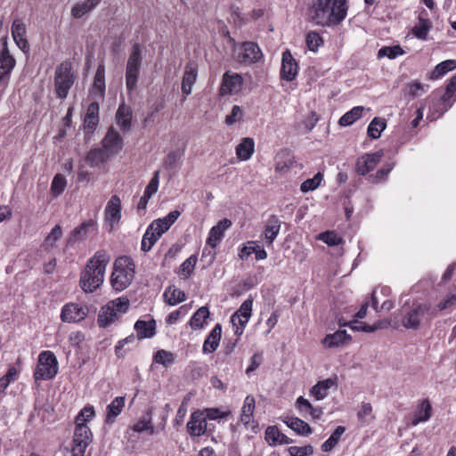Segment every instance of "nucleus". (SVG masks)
<instances>
[{
	"instance_id": "1",
	"label": "nucleus",
	"mask_w": 456,
	"mask_h": 456,
	"mask_svg": "<svg viewBox=\"0 0 456 456\" xmlns=\"http://www.w3.org/2000/svg\"><path fill=\"white\" fill-rule=\"evenodd\" d=\"M348 8V0H313L307 15L315 25L333 27L346 19Z\"/></svg>"
},
{
	"instance_id": "2",
	"label": "nucleus",
	"mask_w": 456,
	"mask_h": 456,
	"mask_svg": "<svg viewBox=\"0 0 456 456\" xmlns=\"http://www.w3.org/2000/svg\"><path fill=\"white\" fill-rule=\"evenodd\" d=\"M110 256L106 250H98L87 261L80 274V287L86 293L95 291L104 281Z\"/></svg>"
},
{
	"instance_id": "3",
	"label": "nucleus",
	"mask_w": 456,
	"mask_h": 456,
	"mask_svg": "<svg viewBox=\"0 0 456 456\" xmlns=\"http://www.w3.org/2000/svg\"><path fill=\"white\" fill-rule=\"evenodd\" d=\"M134 276V265L127 256L118 257L114 263V270L110 277L111 286L115 290L121 291L127 288Z\"/></svg>"
},
{
	"instance_id": "4",
	"label": "nucleus",
	"mask_w": 456,
	"mask_h": 456,
	"mask_svg": "<svg viewBox=\"0 0 456 456\" xmlns=\"http://www.w3.org/2000/svg\"><path fill=\"white\" fill-rule=\"evenodd\" d=\"M129 308V300L126 297H121L110 301L103 305L99 314L97 322L100 327L106 328L119 316L127 312Z\"/></svg>"
},
{
	"instance_id": "5",
	"label": "nucleus",
	"mask_w": 456,
	"mask_h": 456,
	"mask_svg": "<svg viewBox=\"0 0 456 456\" xmlns=\"http://www.w3.org/2000/svg\"><path fill=\"white\" fill-rule=\"evenodd\" d=\"M142 65V48L139 44H134L129 54L126 68V86L129 92L134 91Z\"/></svg>"
},
{
	"instance_id": "6",
	"label": "nucleus",
	"mask_w": 456,
	"mask_h": 456,
	"mask_svg": "<svg viewBox=\"0 0 456 456\" xmlns=\"http://www.w3.org/2000/svg\"><path fill=\"white\" fill-rule=\"evenodd\" d=\"M58 372V362L54 354L51 351H44L38 356L34 377L36 379L48 380L55 377Z\"/></svg>"
},
{
	"instance_id": "7",
	"label": "nucleus",
	"mask_w": 456,
	"mask_h": 456,
	"mask_svg": "<svg viewBox=\"0 0 456 456\" xmlns=\"http://www.w3.org/2000/svg\"><path fill=\"white\" fill-rule=\"evenodd\" d=\"M73 83L70 65L68 62L61 63L55 71L54 85L57 96L61 99L66 98Z\"/></svg>"
},
{
	"instance_id": "8",
	"label": "nucleus",
	"mask_w": 456,
	"mask_h": 456,
	"mask_svg": "<svg viewBox=\"0 0 456 456\" xmlns=\"http://www.w3.org/2000/svg\"><path fill=\"white\" fill-rule=\"evenodd\" d=\"M435 315L430 305L419 304L405 314L403 319V326L406 329L418 330L421 320L426 318L430 321Z\"/></svg>"
},
{
	"instance_id": "9",
	"label": "nucleus",
	"mask_w": 456,
	"mask_h": 456,
	"mask_svg": "<svg viewBox=\"0 0 456 456\" xmlns=\"http://www.w3.org/2000/svg\"><path fill=\"white\" fill-rule=\"evenodd\" d=\"M92 442V433L90 428L84 423H76L73 436V446L71 452L73 456H84L86 450Z\"/></svg>"
},
{
	"instance_id": "10",
	"label": "nucleus",
	"mask_w": 456,
	"mask_h": 456,
	"mask_svg": "<svg viewBox=\"0 0 456 456\" xmlns=\"http://www.w3.org/2000/svg\"><path fill=\"white\" fill-rule=\"evenodd\" d=\"M181 213L178 210L171 211L163 218L154 220L147 228L157 239H159L171 225L177 220Z\"/></svg>"
},
{
	"instance_id": "11",
	"label": "nucleus",
	"mask_w": 456,
	"mask_h": 456,
	"mask_svg": "<svg viewBox=\"0 0 456 456\" xmlns=\"http://www.w3.org/2000/svg\"><path fill=\"white\" fill-rule=\"evenodd\" d=\"M96 230V222L93 219H88L83 222L80 225L77 226L69 234L67 240V244L73 246L77 242L86 240L91 233Z\"/></svg>"
},
{
	"instance_id": "12",
	"label": "nucleus",
	"mask_w": 456,
	"mask_h": 456,
	"mask_svg": "<svg viewBox=\"0 0 456 456\" xmlns=\"http://www.w3.org/2000/svg\"><path fill=\"white\" fill-rule=\"evenodd\" d=\"M87 314L86 306L78 304H67L62 308L61 318L66 322H77L84 320Z\"/></svg>"
},
{
	"instance_id": "13",
	"label": "nucleus",
	"mask_w": 456,
	"mask_h": 456,
	"mask_svg": "<svg viewBox=\"0 0 456 456\" xmlns=\"http://www.w3.org/2000/svg\"><path fill=\"white\" fill-rule=\"evenodd\" d=\"M103 149L111 155H117L123 148V139L119 133L110 126L102 140Z\"/></svg>"
},
{
	"instance_id": "14",
	"label": "nucleus",
	"mask_w": 456,
	"mask_h": 456,
	"mask_svg": "<svg viewBox=\"0 0 456 456\" xmlns=\"http://www.w3.org/2000/svg\"><path fill=\"white\" fill-rule=\"evenodd\" d=\"M262 58L259 46L254 42H245L240 47L238 60L241 63L249 64L258 61Z\"/></svg>"
},
{
	"instance_id": "15",
	"label": "nucleus",
	"mask_w": 456,
	"mask_h": 456,
	"mask_svg": "<svg viewBox=\"0 0 456 456\" xmlns=\"http://www.w3.org/2000/svg\"><path fill=\"white\" fill-rule=\"evenodd\" d=\"M27 27L20 19H15L12 25V36L17 46L23 52L29 51V45L26 38Z\"/></svg>"
},
{
	"instance_id": "16",
	"label": "nucleus",
	"mask_w": 456,
	"mask_h": 456,
	"mask_svg": "<svg viewBox=\"0 0 456 456\" xmlns=\"http://www.w3.org/2000/svg\"><path fill=\"white\" fill-rule=\"evenodd\" d=\"M298 66L289 51L282 53L281 77L287 81H292L297 75Z\"/></svg>"
},
{
	"instance_id": "17",
	"label": "nucleus",
	"mask_w": 456,
	"mask_h": 456,
	"mask_svg": "<svg viewBox=\"0 0 456 456\" xmlns=\"http://www.w3.org/2000/svg\"><path fill=\"white\" fill-rule=\"evenodd\" d=\"M379 152L367 153L360 157L356 161V172L364 175L373 170L381 159Z\"/></svg>"
},
{
	"instance_id": "18",
	"label": "nucleus",
	"mask_w": 456,
	"mask_h": 456,
	"mask_svg": "<svg viewBox=\"0 0 456 456\" xmlns=\"http://www.w3.org/2000/svg\"><path fill=\"white\" fill-rule=\"evenodd\" d=\"M243 84V78L240 75L234 73L230 75L226 72L223 77V82L220 88L221 94H232L240 91Z\"/></svg>"
},
{
	"instance_id": "19",
	"label": "nucleus",
	"mask_w": 456,
	"mask_h": 456,
	"mask_svg": "<svg viewBox=\"0 0 456 456\" xmlns=\"http://www.w3.org/2000/svg\"><path fill=\"white\" fill-rule=\"evenodd\" d=\"M207 422L204 413L196 411L191 413L190 420L187 423V431L191 436H200L206 432Z\"/></svg>"
},
{
	"instance_id": "20",
	"label": "nucleus",
	"mask_w": 456,
	"mask_h": 456,
	"mask_svg": "<svg viewBox=\"0 0 456 456\" xmlns=\"http://www.w3.org/2000/svg\"><path fill=\"white\" fill-rule=\"evenodd\" d=\"M106 221L113 226L118 224L121 218V201L118 195H113L105 208Z\"/></svg>"
},
{
	"instance_id": "21",
	"label": "nucleus",
	"mask_w": 456,
	"mask_h": 456,
	"mask_svg": "<svg viewBox=\"0 0 456 456\" xmlns=\"http://www.w3.org/2000/svg\"><path fill=\"white\" fill-rule=\"evenodd\" d=\"M198 75V66L195 62L190 61L185 66L184 74L182 80V92L185 95L191 93L192 86L195 84Z\"/></svg>"
},
{
	"instance_id": "22",
	"label": "nucleus",
	"mask_w": 456,
	"mask_h": 456,
	"mask_svg": "<svg viewBox=\"0 0 456 456\" xmlns=\"http://www.w3.org/2000/svg\"><path fill=\"white\" fill-rule=\"evenodd\" d=\"M281 222L275 215H272L266 221L263 232L264 239L268 246L272 245L281 230Z\"/></svg>"
},
{
	"instance_id": "23",
	"label": "nucleus",
	"mask_w": 456,
	"mask_h": 456,
	"mask_svg": "<svg viewBox=\"0 0 456 456\" xmlns=\"http://www.w3.org/2000/svg\"><path fill=\"white\" fill-rule=\"evenodd\" d=\"M232 225L229 219L224 218L220 221L216 225L213 226L209 232L207 239V244L211 248H216L218 242L224 237V232Z\"/></svg>"
},
{
	"instance_id": "24",
	"label": "nucleus",
	"mask_w": 456,
	"mask_h": 456,
	"mask_svg": "<svg viewBox=\"0 0 456 456\" xmlns=\"http://www.w3.org/2000/svg\"><path fill=\"white\" fill-rule=\"evenodd\" d=\"M99 104L96 102H93L87 108L85 118H84V128L88 133H93L99 123Z\"/></svg>"
},
{
	"instance_id": "25",
	"label": "nucleus",
	"mask_w": 456,
	"mask_h": 456,
	"mask_svg": "<svg viewBox=\"0 0 456 456\" xmlns=\"http://www.w3.org/2000/svg\"><path fill=\"white\" fill-rule=\"evenodd\" d=\"M116 123L121 128L123 133L131 129L132 110L125 103H121L116 112Z\"/></svg>"
},
{
	"instance_id": "26",
	"label": "nucleus",
	"mask_w": 456,
	"mask_h": 456,
	"mask_svg": "<svg viewBox=\"0 0 456 456\" xmlns=\"http://www.w3.org/2000/svg\"><path fill=\"white\" fill-rule=\"evenodd\" d=\"M432 416V406L428 399H423L419 402L417 410L413 414L411 425L417 426L420 422L428 421Z\"/></svg>"
},
{
	"instance_id": "27",
	"label": "nucleus",
	"mask_w": 456,
	"mask_h": 456,
	"mask_svg": "<svg viewBox=\"0 0 456 456\" xmlns=\"http://www.w3.org/2000/svg\"><path fill=\"white\" fill-rule=\"evenodd\" d=\"M337 386V378H329L317 382L310 390L312 395L318 401L323 400L329 393L330 388Z\"/></svg>"
},
{
	"instance_id": "28",
	"label": "nucleus",
	"mask_w": 456,
	"mask_h": 456,
	"mask_svg": "<svg viewBox=\"0 0 456 456\" xmlns=\"http://www.w3.org/2000/svg\"><path fill=\"white\" fill-rule=\"evenodd\" d=\"M252 305L253 300L251 298L246 299L241 304L239 310L234 314H232L231 318L233 325H236V322H238L242 327L248 323L249 317L251 316Z\"/></svg>"
},
{
	"instance_id": "29",
	"label": "nucleus",
	"mask_w": 456,
	"mask_h": 456,
	"mask_svg": "<svg viewBox=\"0 0 456 456\" xmlns=\"http://www.w3.org/2000/svg\"><path fill=\"white\" fill-rule=\"evenodd\" d=\"M221 335L222 326L217 323L204 341L202 348L204 354H211L217 349L220 343Z\"/></svg>"
},
{
	"instance_id": "30",
	"label": "nucleus",
	"mask_w": 456,
	"mask_h": 456,
	"mask_svg": "<svg viewBox=\"0 0 456 456\" xmlns=\"http://www.w3.org/2000/svg\"><path fill=\"white\" fill-rule=\"evenodd\" d=\"M126 397L118 396L116 397L106 409L105 422L107 424H112L116 420L117 417L121 413L125 407Z\"/></svg>"
},
{
	"instance_id": "31",
	"label": "nucleus",
	"mask_w": 456,
	"mask_h": 456,
	"mask_svg": "<svg viewBox=\"0 0 456 456\" xmlns=\"http://www.w3.org/2000/svg\"><path fill=\"white\" fill-rule=\"evenodd\" d=\"M105 88V67L101 64L97 67L90 94L92 96L102 97Z\"/></svg>"
},
{
	"instance_id": "32",
	"label": "nucleus",
	"mask_w": 456,
	"mask_h": 456,
	"mask_svg": "<svg viewBox=\"0 0 456 456\" xmlns=\"http://www.w3.org/2000/svg\"><path fill=\"white\" fill-rule=\"evenodd\" d=\"M351 339V336L345 330H339L333 334H328L322 340L325 347L332 348L344 345Z\"/></svg>"
},
{
	"instance_id": "33",
	"label": "nucleus",
	"mask_w": 456,
	"mask_h": 456,
	"mask_svg": "<svg viewBox=\"0 0 456 456\" xmlns=\"http://www.w3.org/2000/svg\"><path fill=\"white\" fill-rule=\"evenodd\" d=\"M256 255V260H264L267 257L266 251L256 245L255 241H248L241 249L239 256L243 260L247 259L251 254Z\"/></svg>"
},
{
	"instance_id": "34",
	"label": "nucleus",
	"mask_w": 456,
	"mask_h": 456,
	"mask_svg": "<svg viewBox=\"0 0 456 456\" xmlns=\"http://www.w3.org/2000/svg\"><path fill=\"white\" fill-rule=\"evenodd\" d=\"M265 440L272 446L278 444H288L291 443V440L282 434L275 426H271L266 428Z\"/></svg>"
},
{
	"instance_id": "35",
	"label": "nucleus",
	"mask_w": 456,
	"mask_h": 456,
	"mask_svg": "<svg viewBox=\"0 0 456 456\" xmlns=\"http://www.w3.org/2000/svg\"><path fill=\"white\" fill-rule=\"evenodd\" d=\"M100 2L101 0H85L82 3H77L71 8L70 14L75 19H80L94 10Z\"/></svg>"
},
{
	"instance_id": "36",
	"label": "nucleus",
	"mask_w": 456,
	"mask_h": 456,
	"mask_svg": "<svg viewBox=\"0 0 456 456\" xmlns=\"http://www.w3.org/2000/svg\"><path fill=\"white\" fill-rule=\"evenodd\" d=\"M134 329L139 339L152 338L155 335L156 322L154 320L149 322L139 320L135 322Z\"/></svg>"
},
{
	"instance_id": "37",
	"label": "nucleus",
	"mask_w": 456,
	"mask_h": 456,
	"mask_svg": "<svg viewBox=\"0 0 456 456\" xmlns=\"http://www.w3.org/2000/svg\"><path fill=\"white\" fill-rule=\"evenodd\" d=\"M163 297L169 305H175L186 299L185 293L174 285H170L166 289Z\"/></svg>"
},
{
	"instance_id": "38",
	"label": "nucleus",
	"mask_w": 456,
	"mask_h": 456,
	"mask_svg": "<svg viewBox=\"0 0 456 456\" xmlns=\"http://www.w3.org/2000/svg\"><path fill=\"white\" fill-rule=\"evenodd\" d=\"M283 422L298 435L306 436L312 433L311 427L299 418L286 417Z\"/></svg>"
},
{
	"instance_id": "39",
	"label": "nucleus",
	"mask_w": 456,
	"mask_h": 456,
	"mask_svg": "<svg viewBox=\"0 0 456 456\" xmlns=\"http://www.w3.org/2000/svg\"><path fill=\"white\" fill-rule=\"evenodd\" d=\"M298 411L305 416V413H309L314 419H319L322 415V408H314L309 403L308 400L303 396H299L296 402Z\"/></svg>"
},
{
	"instance_id": "40",
	"label": "nucleus",
	"mask_w": 456,
	"mask_h": 456,
	"mask_svg": "<svg viewBox=\"0 0 456 456\" xmlns=\"http://www.w3.org/2000/svg\"><path fill=\"white\" fill-rule=\"evenodd\" d=\"M255 149V143L252 138H243L236 147V155L241 160H248L251 158Z\"/></svg>"
},
{
	"instance_id": "41",
	"label": "nucleus",
	"mask_w": 456,
	"mask_h": 456,
	"mask_svg": "<svg viewBox=\"0 0 456 456\" xmlns=\"http://www.w3.org/2000/svg\"><path fill=\"white\" fill-rule=\"evenodd\" d=\"M275 160H276L275 169L278 172H286L294 164L293 156H292L290 151H288V150L281 151L277 154Z\"/></svg>"
},
{
	"instance_id": "42",
	"label": "nucleus",
	"mask_w": 456,
	"mask_h": 456,
	"mask_svg": "<svg viewBox=\"0 0 456 456\" xmlns=\"http://www.w3.org/2000/svg\"><path fill=\"white\" fill-rule=\"evenodd\" d=\"M108 159L109 154L104 149H93L87 153L86 161L90 167H95L106 162Z\"/></svg>"
},
{
	"instance_id": "43",
	"label": "nucleus",
	"mask_w": 456,
	"mask_h": 456,
	"mask_svg": "<svg viewBox=\"0 0 456 456\" xmlns=\"http://www.w3.org/2000/svg\"><path fill=\"white\" fill-rule=\"evenodd\" d=\"M256 401L253 395L246 396L243 406L241 408V422L248 427L252 421L253 413L255 411Z\"/></svg>"
},
{
	"instance_id": "44",
	"label": "nucleus",
	"mask_w": 456,
	"mask_h": 456,
	"mask_svg": "<svg viewBox=\"0 0 456 456\" xmlns=\"http://www.w3.org/2000/svg\"><path fill=\"white\" fill-rule=\"evenodd\" d=\"M209 317V311L207 306H201L190 320V326L192 330H200L204 327L205 321Z\"/></svg>"
},
{
	"instance_id": "45",
	"label": "nucleus",
	"mask_w": 456,
	"mask_h": 456,
	"mask_svg": "<svg viewBox=\"0 0 456 456\" xmlns=\"http://www.w3.org/2000/svg\"><path fill=\"white\" fill-rule=\"evenodd\" d=\"M387 123L385 119L374 118L368 126L367 134L372 139L380 137L381 133L385 130Z\"/></svg>"
},
{
	"instance_id": "46",
	"label": "nucleus",
	"mask_w": 456,
	"mask_h": 456,
	"mask_svg": "<svg viewBox=\"0 0 456 456\" xmlns=\"http://www.w3.org/2000/svg\"><path fill=\"white\" fill-rule=\"evenodd\" d=\"M1 40L3 42V48L0 52V67H5L7 69H13L16 61L15 59L10 54L7 45V37H3Z\"/></svg>"
},
{
	"instance_id": "47",
	"label": "nucleus",
	"mask_w": 456,
	"mask_h": 456,
	"mask_svg": "<svg viewBox=\"0 0 456 456\" xmlns=\"http://www.w3.org/2000/svg\"><path fill=\"white\" fill-rule=\"evenodd\" d=\"M363 110L364 108L362 106L353 108L340 118L338 121L339 125L342 126L352 125L362 117Z\"/></svg>"
},
{
	"instance_id": "48",
	"label": "nucleus",
	"mask_w": 456,
	"mask_h": 456,
	"mask_svg": "<svg viewBox=\"0 0 456 456\" xmlns=\"http://www.w3.org/2000/svg\"><path fill=\"white\" fill-rule=\"evenodd\" d=\"M133 430L137 433H142L146 430H150V434L154 433V428L151 425V411L149 410L142 418L138 420L134 426Z\"/></svg>"
},
{
	"instance_id": "49",
	"label": "nucleus",
	"mask_w": 456,
	"mask_h": 456,
	"mask_svg": "<svg viewBox=\"0 0 456 456\" xmlns=\"http://www.w3.org/2000/svg\"><path fill=\"white\" fill-rule=\"evenodd\" d=\"M456 69V61L454 60H446L442 61L435 68L432 72L431 78L437 79L442 76L445 75L447 72L452 71Z\"/></svg>"
},
{
	"instance_id": "50",
	"label": "nucleus",
	"mask_w": 456,
	"mask_h": 456,
	"mask_svg": "<svg viewBox=\"0 0 456 456\" xmlns=\"http://www.w3.org/2000/svg\"><path fill=\"white\" fill-rule=\"evenodd\" d=\"M346 428L342 426L337 427L331 436L322 444L323 452H330L338 443L341 436L345 433Z\"/></svg>"
},
{
	"instance_id": "51",
	"label": "nucleus",
	"mask_w": 456,
	"mask_h": 456,
	"mask_svg": "<svg viewBox=\"0 0 456 456\" xmlns=\"http://www.w3.org/2000/svg\"><path fill=\"white\" fill-rule=\"evenodd\" d=\"M196 263L197 256L195 255H191L180 265L179 276L183 280L188 279L193 273Z\"/></svg>"
},
{
	"instance_id": "52",
	"label": "nucleus",
	"mask_w": 456,
	"mask_h": 456,
	"mask_svg": "<svg viewBox=\"0 0 456 456\" xmlns=\"http://www.w3.org/2000/svg\"><path fill=\"white\" fill-rule=\"evenodd\" d=\"M61 227L59 224H56L45 238L43 247H45L46 250L52 249L55 247V242L61 237Z\"/></svg>"
},
{
	"instance_id": "53",
	"label": "nucleus",
	"mask_w": 456,
	"mask_h": 456,
	"mask_svg": "<svg viewBox=\"0 0 456 456\" xmlns=\"http://www.w3.org/2000/svg\"><path fill=\"white\" fill-rule=\"evenodd\" d=\"M404 51L400 45L395 46H384L379 50L378 57L383 58L387 57L388 59H395L399 55H403Z\"/></svg>"
},
{
	"instance_id": "54",
	"label": "nucleus",
	"mask_w": 456,
	"mask_h": 456,
	"mask_svg": "<svg viewBox=\"0 0 456 456\" xmlns=\"http://www.w3.org/2000/svg\"><path fill=\"white\" fill-rule=\"evenodd\" d=\"M67 182L63 175L57 174L51 184V192L54 197L61 195L66 187Z\"/></svg>"
},
{
	"instance_id": "55",
	"label": "nucleus",
	"mask_w": 456,
	"mask_h": 456,
	"mask_svg": "<svg viewBox=\"0 0 456 456\" xmlns=\"http://www.w3.org/2000/svg\"><path fill=\"white\" fill-rule=\"evenodd\" d=\"M429 28V21L425 19H419V23L412 28V33L416 37L425 40Z\"/></svg>"
},
{
	"instance_id": "56",
	"label": "nucleus",
	"mask_w": 456,
	"mask_h": 456,
	"mask_svg": "<svg viewBox=\"0 0 456 456\" xmlns=\"http://www.w3.org/2000/svg\"><path fill=\"white\" fill-rule=\"evenodd\" d=\"M154 361L167 367L174 362L175 355L171 352L160 349L155 354Z\"/></svg>"
},
{
	"instance_id": "57",
	"label": "nucleus",
	"mask_w": 456,
	"mask_h": 456,
	"mask_svg": "<svg viewBox=\"0 0 456 456\" xmlns=\"http://www.w3.org/2000/svg\"><path fill=\"white\" fill-rule=\"evenodd\" d=\"M322 180V175L319 172L313 178L306 179L301 183L300 190L302 192H308L315 190Z\"/></svg>"
},
{
	"instance_id": "58",
	"label": "nucleus",
	"mask_w": 456,
	"mask_h": 456,
	"mask_svg": "<svg viewBox=\"0 0 456 456\" xmlns=\"http://www.w3.org/2000/svg\"><path fill=\"white\" fill-rule=\"evenodd\" d=\"M306 44L309 50L315 52L319 46L322 44V38L319 33L311 31L306 35Z\"/></svg>"
},
{
	"instance_id": "59",
	"label": "nucleus",
	"mask_w": 456,
	"mask_h": 456,
	"mask_svg": "<svg viewBox=\"0 0 456 456\" xmlns=\"http://www.w3.org/2000/svg\"><path fill=\"white\" fill-rule=\"evenodd\" d=\"M320 239L329 246H337L342 242V239L334 232H326L320 235Z\"/></svg>"
},
{
	"instance_id": "60",
	"label": "nucleus",
	"mask_w": 456,
	"mask_h": 456,
	"mask_svg": "<svg viewBox=\"0 0 456 456\" xmlns=\"http://www.w3.org/2000/svg\"><path fill=\"white\" fill-rule=\"evenodd\" d=\"M158 240L157 237L146 230L142 240L141 249L144 252L150 251Z\"/></svg>"
},
{
	"instance_id": "61",
	"label": "nucleus",
	"mask_w": 456,
	"mask_h": 456,
	"mask_svg": "<svg viewBox=\"0 0 456 456\" xmlns=\"http://www.w3.org/2000/svg\"><path fill=\"white\" fill-rule=\"evenodd\" d=\"M159 171L157 170L153 174V177L151 179L149 184L146 186L144 194L147 195V197H151L153 194H155L159 188Z\"/></svg>"
},
{
	"instance_id": "62",
	"label": "nucleus",
	"mask_w": 456,
	"mask_h": 456,
	"mask_svg": "<svg viewBox=\"0 0 456 456\" xmlns=\"http://www.w3.org/2000/svg\"><path fill=\"white\" fill-rule=\"evenodd\" d=\"M243 111L241 108L238 105H234L232 107L231 114L227 115L225 118V123L229 126L233 125L234 123L242 119Z\"/></svg>"
},
{
	"instance_id": "63",
	"label": "nucleus",
	"mask_w": 456,
	"mask_h": 456,
	"mask_svg": "<svg viewBox=\"0 0 456 456\" xmlns=\"http://www.w3.org/2000/svg\"><path fill=\"white\" fill-rule=\"evenodd\" d=\"M456 305V294L449 293L446 295V297L441 300L438 305L437 308L439 311H444L449 308L453 307Z\"/></svg>"
},
{
	"instance_id": "64",
	"label": "nucleus",
	"mask_w": 456,
	"mask_h": 456,
	"mask_svg": "<svg viewBox=\"0 0 456 456\" xmlns=\"http://www.w3.org/2000/svg\"><path fill=\"white\" fill-rule=\"evenodd\" d=\"M314 450L311 445H306L303 447L291 446L289 448V452L290 456H307L312 454Z\"/></svg>"
}]
</instances>
